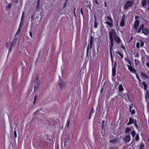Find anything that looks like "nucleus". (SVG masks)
Instances as JSON below:
<instances>
[{
  "mask_svg": "<svg viewBox=\"0 0 149 149\" xmlns=\"http://www.w3.org/2000/svg\"><path fill=\"white\" fill-rule=\"evenodd\" d=\"M121 45L120 46V47L122 48L125 51H126L125 48L124 47V46L123 44L122 43H121Z\"/></svg>",
  "mask_w": 149,
  "mask_h": 149,
  "instance_id": "nucleus-35",
  "label": "nucleus"
},
{
  "mask_svg": "<svg viewBox=\"0 0 149 149\" xmlns=\"http://www.w3.org/2000/svg\"><path fill=\"white\" fill-rule=\"evenodd\" d=\"M109 49L112 64L113 61V58L112 52L113 51V48L114 46V42H116L117 44L122 43V40L120 37L118 35L116 31L113 29H111L109 31Z\"/></svg>",
  "mask_w": 149,
  "mask_h": 149,
  "instance_id": "nucleus-1",
  "label": "nucleus"
},
{
  "mask_svg": "<svg viewBox=\"0 0 149 149\" xmlns=\"http://www.w3.org/2000/svg\"><path fill=\"white\" fill-rule=\"evenodd\" d=\"M145 98L149 100V91H147L145 95Z\"/></svg>",
  "mask_w": 149,
  "mask_h": 149,
  "instance_id": "nucleus-26",
  "label": "nucleus"
},
{
  "mask_svg": "<svg viewBox=\"0 0 149 149\" xmlns=\"http://www.w3.org/2000/svg\"><path fill=\"white\" fill-rule=\"evenodd\" d=\"M17 39L16 37H14V38L13 39V41L11 43L12 46H14L16 44V42L17 40Z\"/></svg>",
  "mask_w": 149,
  "mask_h": 149,
  "instance_id": "nucleus-21",
  "label": "nucleus"
},
{
  "mask_svg": "<svg viewBox=\"0 0 149 149\" xmlns=\"http://www.w3.org/2000/svg\"><path fill=\"white\" fill-rule=\"evenodd\" d=\"M135 125L136 127H138V126L136 124V122H135Z\"/></svg>",
  "mask_w": 149,
  "mask_h": 149,
  "instance_id": "nucleus-63",
  "label": "nucleus"
},
{
  "mask_svg": "<svg viewBox=\"0 0 149 149\" xmlns=\"http://www.w3.org/2000/svg\"><path fill=\"white\" fill-rule=\"evenodd\" d=\"M70 137L68 136L67 138H66L64 141V146H66L67 145H69L70 142Z\"/></svg>",
  "mask_w": 149,
  "mask_h": 149,
  "instance_id": "nucleus-14",
  "label": "nucleus"
},
{
  "mask_svg": "<svg viewBox=\"0 0 149 149\" xmlns=\"http://www.w3.org/2000/svg\"><path fill=\"white\" fill-rule=\"evenodd\" d=\"M118 97L117 96H116L111 99L110 102L112 106L115 103L117 104L118 102Z\"/></svg>",
  "mask_w": 149,
  "mask_h": 149,
  "instance_id": "nucleus-4",
  "label": "nucleus"
},
{
  "mask_svg": "<svg viewBox=\"0 0 149 149\" xmlns=\"http://www.w3.org/2000/svg\"><path fill=\"white\" fill-rule=\"evenodd\" d=\"M94 22H97V19L96 18V17H95V15H94Z\"/></svg>",
  "mask_w": 149,
  "mask_h": 149,
  "instance_id": "nucleus-53",
  "label": "nucleus"
},
{
  "mask_svg": "<svg viewBox=\"0 0 149 149\" xmlns=\"http://www.w3.org/2000/svg\"><path fill=\"white\" fill-rule=\"evenodd\" d=\"M139 24V20H135L134 23V29L135 30L137 29Z\"/></svg>",
  "mask_w": 149,
  "mask_h": 149,
  "instance_id": "nucleus-10",
  "label": "nucleus"
},
{
  "mask_svg": "<svg viewBox=\"0 0 149 149\" xmlns=\"http://www.w3.org/2000/svg\"><path fill=\"white\" fill-rule=\"evenodd\" d=\"M119 140L118 139H115L111 140H110V143H117L118 142Z\"/></svg>",
  "mask_w": 149,
  "mask_h": 149,
  "instance_id": "nucleus-23",
  "label": "nucleus"
},
{
  "mask_svg": "<svg viewBox=\"0 0 149 149\" xmlns=\"http://www.w3.org/2000/svg\"><path fill=\"white\" fill-rule=\"evenodd\" d=\"M105 84V83H104L103 85V86H101V89L100 91V94H101L103 92L104 90V86Z\"/></svg>",
  "mask_w": 149,
  "mask_h": 149,
  "instance_id": "nucleus-33",
  "label": "nucleus"
},
{
  "mask_svg": "<svg viewBox=\"0 0 149 149\" xmlns=\"http://www.w3.org/2000/svg\"><path fill=\"white\" fill-rule=\"evenodd\" d=\"M141 4L143 6L145 7L146 4V0H142Z\"/></svg>",
  "mask_w": 149,
  "mask_h": 149,
  "instance_id": "nucleus-24",
  "label": "nucleus"
},
{
  "mask_svg": "<svg viewBox=\"0 0 149 149\" xmlns=\"http://www.w3.org/2000/svg\"><path fill=\"white\" fill-rule=\"evenodd\" d=\"M109 149H118V148L116 147H112Z\"/></svg>",
  "mask_w": 149,
  "mask_h": 149,
  "instance_id": "nucleus-48",
  "label": "nucleus"
},
{
  "mask_svg": "<svg viewBox=\"0 0 149 149\" xmlns=\"http://www.w3.org/2000/svg\"><path fill=\"white\" fill-rule=\"evenodd\" d=\"M107 3L106 2V1H104V6L105 7H106L107 6Z\"/></svg>",
  "mask_w": 149,
  "mask_h": 149,
  "instance_id": "nucleus-59",
  "label": "nucleus"
},
{
  "mask_svg": "<svg viewBox=\"0 0 149 149\" xmlns=\"http://www.w3.org/2000/svg\"><path fill=\"white\" fill-rule=\"evenodd\" d=\"M35 79H36V80H37V81H38V80L39 78H38V75H36V77Z\"/></svg>",
  "mask_w": 149,
  "mask_h": 149,
  "instance_id": "nucleus-54",
  "label": "nucleus"
},
{
  "mask_svg": "<svg viewBox=\"0 0 149 149\" xmlns=\"http://www.w3.org/2000/svg\"><path fill=\"white\" fill-rule=\"evenodd\" d=\"M142 84L144 86V89L145 90H146L147 88V86H148L147 84L144 81H143V82Z\"/></svg>",
  "mask_w": 149,
  "mask_h": 149,
  "instance_id": "nucleus-28",
  "label": "nucleus"
},
{
  "mask_svg": "<svg viewBox=\"0 0 149 149\" xmlns=\"http://www.w3.org/2000/svg\"><path fill=\"white\" fill-rule=\"evenodd\" d=\"M105 18L107 22H104V24L109 26L110 27H113V20L111 17L110 14H108L107 16H106Z\"/></svg>",
  "mask_w": 149,
  "mask_h": 149,
  "instance_id": "nucleus-2",
  "label": "nucleus"
},
{
  "mask_svg": "<svg viewBox=\"0 0 149 149\" xmlns=\"http://www.w3.org/2000/svg\"><path fill=\"white\" fill-rule=\"evenodd\" d=\"M139 135L138 134H137L135 137V140L137 141L139 140Z\"/></svg>",
  "mask_w": 149,
  "mask_h": 149,
  "instance_id": "nucleus-41",
  "label": "nucleus"
},
{
  "mask_svg": "<svg viewBox=\"0 0 149 149\" xmlns=\"http://www.w3.org/2000/svg\"><path fill=\"white\" fill-rule=\"evenodd\" d=\"M140 146L139 148V149H144L145 145L142 142L141 143Z\"/></svg>",
  "mask_w": 149,
  "mask_h": 149,
  "instance_id": "nucleus-29",
  "label": "nucleus"
},
{
  "mask_svg": "<svg viewBox=\"0 0 149 149\" xmlns=\"http://www.w3.org/2000/svg\"><path fill=\"white\" fill-rule=\"evenodd\" d=\"M93 3H95L97 5H100L99 2L97 0H94L93 1Z\"/></svg>",
  "mask_w": 149,
  "mask_h": 149,
  "instance_id": "nucleus-39",
  "label": "nucleus"
},
{
  "mask_svg": "<svg viewBox=\"0 0 149 149\" xmlns=\"http://www.w3.org/2000/svg\"><path fill=\"white\" fill-rule=\"evenodd\" d=\"M93 36H91V37L90 38L89 42H91V43H93Z\"/></svg>",
  "mask_w": 149,
  "mask_h": 149,
  "instance_id": "nucleus-38",
  "label": "nucleus"
},
{
  "mask_svg": "<svg viewBox=\"0 0 149 149\" xmlns=\"http://www.w3.org/2000/svg\"><path fill=\"white\" fill-rule=\"evenodd\" d=\"M116 61L115 62L114 65L112 69V76L113 77H114L115 75V74L116 73Z\"/></svg>",
  "mask_w": 149,
  "mask_h": 149,
  "instance_id": "nucleus-13",
  "label": "nucleus"
},
{
  "mask_svg": "<svg viewBox=\"0 0 149 149\" xmlns=\"http://www.w3.org/2000/svg\"><path fill=\"white\" fill-rule=\"evenodd\" d=\"M125 60L127 62L130 64L129 65H131V61L129 59L125 58Z\"/></svg>",
  "mask_w": 149,
  "mask_h": 149,
  "instance_id": "nucleus-32",
  "label": "nucleus"
},
{
  "mask_svg": "<svg viewBox=\"0 0 149 149\" xmlns=\"http://www.w3.org/2000/svg\"><path fill=\"white\" fill-rule=\"evenodd\" d=\"M123 95L125 97V99L126 102H132V100L131 98L130 97L129 94L128 93H125L123 94Z\"/></svg>",
  "mask_w": 149,
  "mask_h": 149,
  "instance_id": "nucleus-6",
  "label": "nucleus"
},
{
  "mask_svg": "<svg viewBox=\"0 0 149 149\" xmlns=\"http://www.w3.org/2000/svg\"><path fill=\"white\" fill-rule=\"evenodd\" d=\"M40 0H37V3L38 4V3H40Z\"/></svg>",
  "mask_w": 149,
  "mask_h": 149,
  "instance_id": "nucleus-64",
  "label": "nucleus"
},
{
  "mask_svg": "<svg viewBox=\"0 0 149 149\" xmlns=\"http://www.w3.org/2000/svg\"><path fill=\"white\" fill-rule=\"evenodd\" d=\"M141 52H142L143 51V52L142 53V54H145V53L144 50L143 49H141Z\"/></svg>",
  "mask_w": 149,
  "mask_h": 149,
  "instance_id": "nucleus-58",
  "label": "nucleus"
},
{
  "mask_svg": "<svg viewBox=\"0 0 149 149\" xmlns=\"http://www.w3.org/2000/svg\"><path fill=\"white\" fill-rule=\"evenodd\" d=\"M132 128H129V127L126 128L125 130V133L126 134L129 133L131 131H132Z\"/></svg>",
  "mask_w": 149,
  "mask_h": 149,
  "instance_id": "nucleus-25",
  "label": "nucleus"
},
{
  "mask_svg": "<svg viewBox=\"0 0 149 149\" xmlns=\"http://www.w3.org/2000/svg\"><path fill=\"white\" fill-rule=\"evenodd\" d=\"M70 122H68V123L66 124V126H67L68 128L69 127V123H70Z\"/></svg>",
  "mask_w": 149,
  "mask_h": 149,
  "instance_id": "nucleus-55",
  "label": "nucleus"
},
{
  "mask_svg": "<svg viewBox=\"0 0 149 149\" xmlns=\"http://www.w3.org/2000/svg\"><path fill=\"white\" fill-rule=\"evenodd\" d=\"M130 140V136L128 135L126 136L125 137V141L126 143H128Z\"/></svg>",
  "mask_w": 149,
  "mask_h": 149,
  "instance_id": "nucleus-15",
  "label": "nucleus"
},
{
  "mask_svg": "<svg viewBox=\"0 0 149 149\" xmlns=\"http://www.w3.org/2000/svg\"><path fill=\"white\" fill-rule=\"evenodd\" d=\"M134 56L135 57L139 58V54L138 52H137L135 55Z\"/></svg>",
  "mask_w": 149,
  "mask_h": 149,
  "instance_id": "nucleus-46",
  "label": "nucleus"
},
{
  "mask_svg": "<svg viewBox=\"0 0 149 149\" xmlns=\"http://www.w3.org/2000/svg\"><path fill=\"white\" fill-rule=\"evenodd\" d=\"M37 97V96L36 95L34 97V100L36 101V100Z\"/></svg>",
  "mask_w": 149,
  "mask_h": 149,
  "instance_id": "nucleus-60",
  "label": "nucleus"
},
{
  "mask_svg": "<svg viewBox=\"0 0 149 149\" xmlns=\"http://www.w3.org/2000/svg\"><path fill=\"white\" fill-rule=\"evenodd\" d=\"M93 112H94L93 108V107H92L90 111L89 114L90 116H92V115L93 114Z\"/></svg>",
  "mask_w": 149,
  "mask_h": 149,
  "instance_id": "nucleus-36",
  "label": "nucleus"
},
{
  "mask_svg": "<svg viewBox=\"0 0 149 149\" xmlns=\"http://www.w3.org/2000/svg\"><path fill=\"white\" fill-rule=\"evenodd\" d=\"M135 65L136 66H137L141 64V63L140 61H139L137 59H135L134 60Z\"/></svg>",
  "mask_w": 149,
  "mask_h": 149,
  "instance_id": "nucleus-22",
  "label": "nucleus"
},
{
  "mask_svg": "<svg viewBox=\"0 0 149 149\" xmlns=\"http://www.w3.org/2000/svg\"><path fill=\"white\" fill-rule=\"evenodd\" d=\"M139 18V16H136L135 17V20H138V19H137L138 18Z\"/></svg>",
  "mask_w": 149,
  "mask_h": 149,
  "instance_id": "nucleus-51",
  "label": "nucleus"
},
{
  "mask_svg": "<svg viewBox=\"0 0 149 149\" xmlns=\"http://www.w3.org/2000/svg\"><path fill=\"white\" fill-rule=\"evenodd\" d=\"M40 3H38V4L37 3L36 6V9L37 10L39 9L40 8Z\"/></svg>",
  "mask_w": 149,
  "mask_h": 149,
  "instance_id": "nucleus-40",
  "label": "nucleus"
},
{
  "mask_svg": "<svg viewBox=\"0 0 149 149\" xmlns=\"http://www.w3.org/2000/svg\"><path fill=\"white\" fill-rule=\"evenodd\" d=\"M29 35H30V36H31V37L32 38V32L31 31H30L29 32Z\"/></svg>",
  "mask_w": 149,
  "mask_h": 149,
  "instance_id": "nucleus-57",
  "label": "nucleus"
},
{
  "mask_svg": "<svg viewBox=\"0 0 149 149\" xmlns=\"http://www.w3.org/2000/svg\"><path fill=\"white\" fill-rule=\"evenodd\" d=\"M14 134L15 138H16L17 136V133H16V131L15 130L14 131Z\"/></svg>",
  "mask_w": 149,
  "mask_h": 149,
  "instance_id": "nucleus-47",
  "label": "nucleus"
},
{
  "mask_svg": "<svg viewBox=\"0 0 149 149\" xmlns=\"http://www.w3.org/2000/svg\"><path fill=\"white\" fill-rule=\"evenodd\" d=\"M144 25L143 24L141 25L136 31V32L138 33H140L141 31H142L143 29L144 28Z\"/></svg>",
  "mask_w": 149,
  "mask_h": 149,
  "instance_id": "nucleus-16",
  "label": "nucleus"
},
{
  "mask_svg": "<svg viewBox=\"0 0 149 149\" xmlns=\"http://www.w3.org/2000/svg\"><path fill=\"white\" fill-rule=\"evenodd\" d=\"M91 3L89 4H88V7L90 9H91Z\"/></svg>",
  "mask_w": 149,
  "mask_h": 149,
  "instance_id": "nucleus-50",
  "label": "nucleus"
},
{
  "mask_svg": "<svg viewBox=\"0 0 149 149\" xmlns=\"http://www.w3.org/2000/svg\"><path fill=\"white\" fill-rule=\"evenodd\" d=\"M146 65L147 68L149 69V56H146Z\"/></svg>",
  "mask_w": 149,
  "mask_h": 149,
  "instance_id": "nucleus-19",
  "label": "nucleus"
},
{
  "mask_svg": "<svg viewBox=\"0 0 149 149\" xmlns=\"http://www.w3.org/2000/svg\"><path fill=\"white\" fill-rule=\"evenodd\" d=\"M124 90L122 85L121 84H120L119 86V90L120 91H123Z\"/></svg>",
  "mask_w": 149,
  "mask_h": 149,
  "instance_id": "nucleus-27",
  "label": "nucleus"
},
{
  "mask_svg": "<svg viewBox=\"0 0 149 149\" xmlns=\"http://www.w3.org/2000/svg\"><path fill=\"white\" fill-rule=\"evenodd\" d=\"M133 122H129L127 123V125H130L133 123Z\"/></svg>",
  "mask_w": 149,
  "mask_h": 149,
  "instance_id": "nucleus-52",
  "label": "nucleus"
},
{
  "mask_svg": "<svg viewBox=\"0 0 149 149\" xmlns=\"http://www.w3.org/2000/svg\"><path fill=\"white\" fill-rule=\"evenodd\" d=\"M11 44L10 42H8L6 43V46L7 48L9 49V52H10L12 50V48L13 46H12V44Z\"/></svg>",
  "mask_w": 149,
  "mask_h": 149,
  "instance_id": "nucleus-11",
  "label": "nucleus"
},
{
  "mask_svg": "<svg viewBox=\"0 0 149 149\" xmlns=\"http://www.w3.org/2000/svg\"><path fill=\"white\" fill-rule=\"evenodd\" d=\"M136 75V78L138 80V81L139 82L141 81V80L139 77V74L138 73H136V74H135Z\"/></svg>",
  "mask_w": 149,
  "mask_h": 149,
  "instance_id": "nucleus-31",
  "label": "nucleus"
},
{
  "mask_svg": "<svg viewBox=\"0 0 149 149\" xmlns=\"http://www.w3.org/2000/svg\"><path fill=\"white\" fill-rule=\"evenodd\" d=\"M64 82L62 80H61L59 84L60 88L61 89H63L64 87Z\"/></svg>",
  "mask_w": 149,
  "mask_h": 149,
  "instance_id": "nucleus-18",
  "label": "nucleus"
},
{
  "mask_svg": "<svg viewBox=\"0 0 149 149\" xmlns=\"http://www.w3.org/2000/svg\"><path fill=\"white\" fill-rule=\"evenodd\" d=\"M11 6V3H9L8 4V5L6 6V8L7 9V8H10Z\"/></svg>",
  "mask_w": 149,
  "mask_h": 149,
  "instance_id": "nucleus-44",
  "label": "nucleus"
},
{
  "mask_svg": "<svg viewBox=\"0 0 149 149\" xmlns=\"http://www.w3.org/2000/svg\"><path fill=\"white\" fill-rule=\"evenodd\" d=\"M80 12H81V14H82V15H83V13L82 8H81L80 9Z\"/></svg>",
  "mask_w": 149,
  "mask_h": 149,
  "instance_id": "nucleus-49",
  "label": "nucleus"
},
{
  "mask_svg": "<svg viewBox=\"0 0 149 149\" xmlns=\"http://www.w3.org/2000/svg\"><path fill=\"white\" fill-rule=\"evenodd\" d=\"M117 53L120 56L121 58H123V54H121L120 52L119 51H118L117 52Z\"/></svg>",
  "mask_w": 149,
  "mask_h": 149,
  "instance_id": "nucleus-30",
  "label": "nucleus"
},
{
  "mask_svg": "<svg viewBox=\"0 0 149 149\" xmlns=\"http://www.w3.org/2000/svg\"><path fill=\"white\" fill-rule=\"evenodd\" d=\"M139 41L140 42H137L136 44V47L138 49L140 47H140H143L144 45V42L142 40H140Z\"/></svg>",
  "mask_w": 149,
  "mask_h": 149,
  "instance_id": "nucleus-7",
  "label": "nucleus"
},
{
  "mask_svg": "<svg viewBox=\"0 0 149 149\" xmlns=\"http://www.w3.org/2000/svg\"><path fill=\"white\" fill-rule=\"evenodd\" d=\"M33 19V17L32 15L31 17V21H32V20Z\"/></svg>",
  "mask_w": 149,
  "mask_h": 149,
  "instance_id": "nucleus-61",
  "label": "nucleus"
},
{
  "mask_svg": "<svg viewBox=\"0 0 149 149\" xmlns=\"http://www.w3.org/2000/svg\"><path fill=\"white\" fill-rule=\"evenodd\" d=\"M23 23H24V22H23V20H21L20 23V24H19V29H20L21 26H22V25H23Z\"/></svg>",
  "mask_w": 149,
  "mask_h": 149,
  "instance_id": "nucleus-37",
  "label": "nucleus"
},
{
  "mask_svg": "<svg viewBox=\"0 0 149 149\" xmlns=\"http://www.w3.org/2000/svg\"><path fill=\"white\" fill-rule=\"evenodd\" d=\"M125 15H124L121 18V21L120 23V26L121 27H123L125 25Z\"/></svg>",
  "mask_w": 149,
  "mask_h": 149,
  "instance_id": "nucleus-5",
  "label": "nucleus"
},
{
  "mask_svg": "<svg viewBox=\"0 0 149 149\" xmlns=\"http://www.w3.org/2000/svg\"><path fill=\"white\" fill-rule=\"evenodd\" d=\"M134 2V0L127 1L126 3L124 6V9L127 10V9L129 7H132L133 6Z\"/></svg>",
  "mask_w": 149,
  "mask_h": 149,
  "instance_id": "nucleus-3",
  "label": "nucleus"
},
{
  "mask_svg": "<svg viewBox=\"0 0 149 149\" xmlns=\"http://www.w3.org/2000/svg\"><path fill=\"white\" fill-rule=\"evenodd\" d=\"M24 13L23 12V13H22L21 18V20H23V19L24 18Z\"/></svg>",
  "mask_w": 149,
  "mask_h": 149,
  "instance_id": "nucleus-45",
  "label": "nucleus"
},
{
  "mask_svg": "<svg viewBox=\"0 0 149 149\" xmlns=\"http://www.w3.org/2000/svg\"><path fill=\"white\" fill-rule=\"evenodd\" d=\"M131 133L132 134V136L133 137H134L135 135V134H136L135 132L134 131H133Z\"/></svg>",
  "mask_w": 149,
  "mask_h": 149,
  "instance_id": "nucleus-43",
  "label": "nucleus"
},
{
  "mask_svg": "<svg viewBox=\"0 0 149 149\" xmlns=\"http://www.w3.org/2000/svg\"><path fill=\"white\" fill-rule=\"evenodd\" d=\"M134 119L132 118H130V120L129 121H134Z\"/></svg>",
  "mask_w": 149,
  "mask_h": 149,
  "instance_id": "nucleus-56",
  "label": "nucleus"
},
{
  "mask_svg": "<svg viewBox=\"0 0 149 149\" xmlns=\"http://www.w3.org/2000/svg\"><path fill=\"white\" fill-rule=\"evenodd\" d=\"M133 107V104L132 103L131 104H130L129 106V109L130 112L131 113V115L132 116L134 115L135 113V111L134 109H132Z\"/></svg>",
  "mask_w": 149,
  "mask_h": 149,
  "instance_id": "nucleus-12",
  "label": "nucleus"
},
{
  "mask_svg": "<svg viewBox=\"0 0 149 149\" xmlns=\"http://www.w3.org/2000/svg\"><path fill=\"white\" fill-rule=\"evenodd\" d=\"M98 23L97 22H94L93 27L95 28H97L98 27Z\"/></svg>",
  "mask_w": 149,
  "mask_h": 149,
  "instance_id": "nucleus-34",
  "label": "nucleus"
},
{
  "mask_svg": "<svg viewBox=\"0 0 149 149\" xmlns=\"http://www.w3.org/2000/svg\"><path fill=\"white\" fill-rule=\"evenodd\" d=\"M147 111L149 113V102H148L147 103Z\"/></svg>",
  "mask_w": 149,
  "mask_h": 149,
  "instance_id": "nucleus-42",
  "label": "nucleus"
},
{
  "mask_svg": "<svg viewBox=\"0 0 149 149\" xmlns=\"http://www.w3.org/2000/svg\"><path fill=\"white\" fill-rule=\"evenodd\" d=\"M93 43L91 42H89V43L88 45V46L86 50V56H87L88 54V52L89 49V47L90 49H91L92 48V46Z\"/></svg>",
  "mask_w": 149,
  "mask_h": 149,
  "instance_id": "nucleus-17",
  "label": "nucleus"
},
{
  "mask_svg": "<svg viewBox=\"0 0 149 149\" xmlns=\"http://www.w3.org/2000/svg\"><path fill=\"white\" fill-rule=\"evenodd\" d=\"M127 66L128 67V69L133 74H136V70L132 67V65H127Z\"/></svg>",
  "mask_w": 149,
  "mask_h": 149,
  "instance_id": "nucleus-9",
  "label": "nucleus"
},
{
  "mask_svg": "<svg viewBox=\"0 0 149 149\" xmlns=\"http://www.w3.org/2000/svg\"><path fill=\"white\" fill-rule=\"evenodd\" d=\"M141 78L144 80L149 78V76L147 74L146 72H141Z\"/></svg>",
  "mask_w": 149,
  "mask_h": 149,
  "instance_id": "nucleus-8",
  "label": "nucleus"
},
{
  "mask_svg": "<svg viewBox=\"0 0 149 149\" xmlns=\"http://www.w3.org/2000/svg\"><path fill=\"white\" fill-rule=\"evenodd\" d=\"M149 32L148 30L146 29L143 28L142 31V33L143 34H144L145 35H147Z\"/></svg>",
  "mask_w": 149,
  "mask_h": 149,
  "instance_id": "nucleus-20",
  "label": "nucleus"
},
{
  "mask_svg": "<svg viewBox=\"0 0 149 149\" xmlns=\"http://www.w3.org/2000/svg\"><path fill=\"white\" fill-rule=\"evenodd\" d=\"M67 2H66V1L65 0V3L64 4V7H65L66 5V4L67 3Z\"/></svg>",
  "mask_w": 149,
  "mask_h": 149,
  "instance_id": "nucleus-62",
  "label": "nucleus"
}]
</instances>
